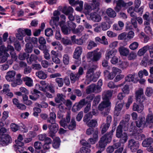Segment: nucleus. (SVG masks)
<instances>
[{
    "instance_id": "nucleus-13",
    "label": "nucleus",
    "mask_w": 153,
    "mask_h": 153,
    "mask_svg": "<svg viewBox=\"0 0 153 153\" xmlns=\"http://www.w3.org/2000/svg\"><path fill=\"white\" fill-rule=\"evenodd\" d=\"M82 52V47L80 46L77 47L75 48L73 53V58L77 60L80 58Z\"/></svg>"
},
{
    "instance_id": "nucleus-11",
    "label": "nucleus",
    "mask_w": 153,
    "mask_h": 153,
    "mask_svg": "<svg viewBox=\"0 0 153 153\" xmlns=\"http://www.w3.org/2000/svg\"><path fill=\"white\" fill-rule=\"evenodd\" d=\"M114 131V129H112L109 133H107L104 135L101 138L100 140L107 144L110 142L111 141L113 133Z\"/></svg>"
},
{
    "instance_id": "nucleus-25",
    "label": "nucleus",
    "mask_w": 153,
    "mask_h": 153,
    "mask_svg": "<svg viewBox=\"0 0 153 153\" xmlns=\"http://www.w3.org/2000/svg\"><path fill=\"white\" fill-rule=\"evenodd\" d=\"M98 139V134L97 135V133L95 132L94 134L93 137L90 138L88 140V141L89 144L93 145L97 142Z\"/></svg>"
},
{
    "instance_id": "nucleus-37",
    "label": "nucleus",
    "mask_w": 153,
    "mask_h": 153,
    "mask_svg": "<svg viewBox=\"0 0 153 153\" xmlns=\"http://www.w3.org/2000/svg\"><path fill=\"white\" fill-rule=\"evenodd\" d=\"M96 132L97 133V135L98 134V130L97 129H95L94 128L90 127L86 130V134L88 135H90L92 134L93 136Z\"/></svg>"
},
{
    "instance_id": "nucleus-12",
    "label": "nucleus",
    "mask_w": 153,
    "mask_h": 153,
    "mask_svg": "<svg viewBox=\"0 0 153 153\" xmlns=\"http://www.w3.org/2000/svg\"><path fill=\"white\" fill-rule=\"evenodd\" d=\"M71 39L72 42L78 45H82L85 42L86 39H85L83 36L79 39H76V36L74 35L71 37Z\"/></svg>"
},
{
    "instance_id": "nucleus-29",
    "label": "nucleus",
    "mask_w": 153,
    "mask_h": 153,
    "mask_svg": "<svg viewBox=\"0 0 153 153\" xmlns=\"http://www.w3.org/2000/svg\"><path fill=\"white\" fill-rule=\"evenodd\" d=\"M62 12L65 15H68L72 14L74 12V10L71 7L67 8L66 6H65L62 8Z\"/></svg>"
},
{
    "instance_id": "nucleus-21",
    "label": "nucleus",
    "mask_w": 153,
    "mask_h": 153,
    "mask_svg": "<svg viewBox=\"0 0 153 153\" xmlns=\"http://www.w3.org/2000/svg\"><path fill=\"white\" fill-rule=\"evenodd\" d=\"M56 115L54 112H51L50 113L49 117L47 119V122L48 123L53 124L56 122Z\"/></svg>"
},
{
    "instance_id": "nucleus-36",
    "label": "nucleus",
    "mask_w": 153,
    "mask_h": 153,
    "mask_svg": "<svg viewBox=\"0 0 153 153\" xmlns=\"http://www.w3.org/2000/svg\"><path fill=\"white\" fill-rule=\"evenodd\" d=\"M38 58L37 56L32 54L30 55V57L27 59V61L29 65L31 64L33 62H36L38 59Z\"/></svg>"
},
{
    "instance_id": "nucleus-24",
    "label": "nucleus",
    "mask_w": 153,
    "mask_h": 153,
    "mask_svg": "<svg viewBox=\"0 0 153 153\" xmlns=\"http://www.w3.org/2000/svg\"><path fill=\"white\" fill-rule=\"evenodd\" d=\"M59 17L58 16H54L52 17V19L50 21V23L53 29H55L56 27V23L59 21Z\"/></svg>"
},
{
    "instance_id": "nucleus-45",
    "label": "nucleus",
    "mask_w": 153,
    "mask_h": 153,
    "mask_svg": "<svg viewBox=\"0 0 153 153\" xmlns=\"http://www.w3.org/2000/svg\"><path fill=\"white\" fill-rule=\"evenodd\" d=\"M22 98L24 103L28 105H31L32 104V102L28 100V96L25 94H23Z\"/></svg>"
},
{
    "instance_id": "nucleus-22",
    "label": "nucleus",
    "mask_w": 153,
    "mask_h": 153,
    "mask_svg": "<svg viewBox=\"0 0 153 153\" xmlns=\"http://www.w3.org/2000/svg\"><path fill=\"white\" fill-rule=\"evenodd\" d=\"M36 75L39 78L42 79H45L48 77L46 71H39L36 73Z\"/></svg>"
},
{
    "instance_id": "nucleus-32",
    "label": "nucleus",
    "mask_w": 153,
    "mask_h": 153,
    "mask_svg": "<svg viewBox=\"0 0 153 153\" xmlns=\"http://www.w3.org/2000/svg\"><path fill=\"white\" fill-rule=\"evenodd\" d=\"M117 51L116 49H112L107 52L105 55L106 59L108 60L110 58L115 55L117 53Z\"/></svg>"
},
{
    "instance_id": "nucleus-63",
    "label": "nucleus",
    "mask_w": 153,
    "mask_h": 153,
    "mask_svg": "<svg viewBox=\"0 0 153 153\" xmlns=\"http://www.w3.org/2000/svg\"><path fill=\"white\" fill-rule=\"evenodd\" d=\"M10 128L12 131L15 132L19 129V127L15 123H12L10 125Z\"/></svg>"
},
{
    "instance_id": "nucleus-14",
    "label": "nucleus",
    "mask_w": 153,
    "mask_h": 153,
    "mask_svg": "<svg viewBox=\"0 0 153 153\" xmlns=\"http://www.w3.org/2000/svg\"><path fill=\"white\" fill-rule=\"evenodd\" d=\"M136 75L135 73L128 74L125 77V80L128 82H132L134 83H137L139 81V79L137 78H135Z\"/></svg>"
},
{
    "instance_id": "nucleus-53",
    "label": "nucleus",
    "mask_w": 153,
    "mask_h": 153,
    "mask_svg": "<svg viewBox=\"0 0 153 153\" xmlns=\"http://www.w3.org/2000/svg\"><path fill=\"white\" fill-rule=\"evenodd\" d=\"M123 129L119 125L117 127L116 129V135L117 137L120 138V135L123 134Z\"/></svg>"
},
{
    "instance_id": "nucleus-7",
    "label": "nucleus",
    "mask_w": 153,
    "mask_h": 153,
    "mask_svg": "<svg viewBox=\"0 0 153 153\" xmlns=\"http://www.w3.org/2000/svg\"><path fill=\"white\" fill-rule=\"evenodd\" d=\"M101 91V87L95 84H92L88 86L86 90V92L87 94H89L91 93H98Z\"/></svg>"
},
{
    "instance_id": "nucleus-15",
    "label": "nucleus",
    "mask_w": 153,
    "mask_h": 153,
    "mask_svg": "<svg viewBox=\"0 0 153 153\" xmlns=\"http://www.w3.org/2000/svg\"><path fill=\"white\" fill-rule=\"evenodd\" d=\"M16 72L14 71H9L7 72L5 76L6 79L9 82L14 81L16 75Z\"/></svg>"
},
{
    "instance_id": "nucleus-49",
    "label": "nucleus",
    "mask_w": 153,
    "mask_h": 153,
    "mask_svg": "<svg viewBox=\"0 0 153 153\" xmlns=\"http://www.w3.org/2000/svg\"><path fill=\"white\" fill-rule=\"evenodd\" d=\"M110 125L107 124L106 123H103L102 124L101 126V133L102 134H103L105 133L106 131L108 130Z\"/></svg>"
},
{
    "instance_id": "nucleus-26",
    "label": "nucleus",
    "mask_w": 153,
    "mask_h": 153,
    "mask_svg": "<svg viewBox=\"0 0 153 153\" xmlns=\"http://www.w3.org/2000/svg\"><path fill=\"white\" fill-rule=\"evenodd\" d=\"M104 74L105 78L109 80L113 79L115 76V74H114L112 72H110L107 70H105L104 71Z\"/></svg>"
},
{
    "instance_id": "nucleus-16",
    "label": "nucleus",
    "mask_w": 153,
    "mask_h": 153,
    "mask_svg": "<svg viewBox=\"0 0 153 153\" xmlns=\"http://www.w3.org/2000/svg\"><path fill=\"white\" fill-rule=\"evenodd\" d=\"M131 135L136 139L141 140L145 138V135L140 133L138 130H134L131 134Z\"/></svg>"
},
{
    "instance_id": "nucleus-2",
    "label": "nucleus",
    "mask_w": 153,
    "mask_h": 153,
    "mask_svg": "<svg viewBox=\"0 0 153 153\" xmlns=\"http://www.w3.org/2000/svg\"><path fill=\"white\" fill-rule=\"evenodd\" d=\"M98 68L97 65H93L88 68L86 74V80L85 84H89L91 82V78L93 76L94 71Z\"/></svg>"
},
{
    "instance_id": "nucleus-52",
    "label": "nucleus",
    "mask_w": 153,
    "mask_h": 153,
    "mask_svg": "<svg viewBox=\"0 0 153 153\" xmlns=\"http://www.w3.org/2000/svg\"><path fill=\"white\" fill-rule=\"evenodd\" d=\"M67 25L70 30L72 31L76 27V25L72 21H68L67 22Z\"/></svg>"
},
{
    "instance_id": "nucleus-57",
    "label": "nucleus",
    "mask_w": 153,
    "mask_h": 153,
    "mask_svg": "<svg viewBox=\"0 0 153 153\" xmlns=\"http://www.w3.org/2000/svg\"><path fill=\"white\" fill-rule=\"evenodd\" d=\"M29 55L28 54L25 53H20L19 56V59L21 60H23L25 59L28 58Z\"/></svg>"
},
{
    "instance_id": "nucleus-62",
    "label": "nucleus",
    "mask_w": 153,
    "mask_h": 153,
    "mask_svg": "<svg viewBox=\"0 0 153 153\" xmlns=\"http://www.w3.org/2000/svg\"><path fill=\"white\" fill-rule=\"evenodd\" d=\"M45 34L46 36L49 37L53 35V31L50 28H48L45 30Z\"/></svg>"
},
{
    "instance_id": "nucleus-8",
    "label": "nucleus",
    "mask_w": 153,
    "mask_h": 153,
    "mask_svg": "<svg viewBox=\"0 0 153 153\" xmlns=\"http://www.w3.org/2000/svg\"><path fill=\"white\" fill-rule=\"evenodd\" d=\"M48 127L49 129V136L53 138L55 134L58 130L59 126L55 123L53 124L49 125Z\"/></svg>"
},
{
    "instance_id": "nucleus-5",
    "label": "nucleus",
    "mask_w": 153,
    "mask_h": 153,
    "mask_svg": "<svg viewBox=\"0 0 153 153\" xmlns=\"http://www.w3.org/2000/svg\"><path fill=\"white\" fill-rule=\"evenodd\" d=\"M98 50H99V49H97L91 52H89L88 53V55L87 56L88 58H90V56L92 55V53H93L91 60L93 62H97L101 57L102 53L100 52H98Z\"/></svg>"
},
{
    "instance_id": "nucleus-40",
    "label": "nucleus",
    "mask_w": 153,
    "mask_h": 153,
    "mask_svg": "<svg viewBox=\"0 0 153 153\" xmlns=\"http://www.w3.org/2000/svg\"><path fill=\"white\" fill-rule=\"evenodd\" d=\"M25 35L24 30L20 29L18 30V33L16 34V36L19 40H21L22 39L23 37L25 36Z\"/></svg>"
},
{
    "instance_id": "nucleus-58",
    "label": "nucleus",
    "mask_w": 153,
    "mask_h": 153,
    "mask_svg": "<svg viewBox=\"0 0 153 153\" xmlns=\"http://www.w3.org/2000/svg\"><path fill=\"white\" fill-rule=\"evenodd\" d=\"M107 145V143L102 141L101 140H100L99 142V144L97 147L98 149H100L101 150H104L105 149V147Z\"/></svg>"
},
{
    "instance_id": "nucleus-20",
    "label": "nucleus",
    "mask_w": 153,
    "mask_h": 153,
    "mask_svg": "<svg viewBox=\"0 0 153 153\" xmlns=\"http://www.w3.org/2000/svg\"><path fill=\"white\" fill-rule=\"evenodd\" d=\"M144 109V106L142 104H137L134 103L132 106V110L134 111H137L139 113L141 112Z\"/></svg>"
},
{
    "instance_id": "nucleus-42",
    "label": "nucleus",
    "mask_w": 153,
    "mask_h": 153,
    "mask_svg": "<svg viewBox=\"0 0 153 153\" xmlns=\"http://www.w3.org/2000/svg\"><path fill=\"white\" fill-rule=\"evenodd\" d=\"M33 48V46L31 43H27L25 45V51L27 53H30L32 52Z\"/></svg>"
},
{
    "instance_id": "nucleus-27",
    "label": "nucleus",
    "mask_w": 153,
    "mask_h": 153,
    "mask_svg": "<svg viewBox=\"0 0 153 153\" xmlns=\"http://www.w3.org/2000/svg\"><path fill=\"white\" fill-rule=\"evenodd\" d=\"M124 25V23L121 21H119L118 22V24H114L113 25V28L117 31L121 30Z\"/></svg>"
},
{
    "instance_id": "nucleus-18",
    "label": "nucleus",
    "mask_w": 153,
    "mask_h": 153,
    "mask_svg": "<svg viewBox=\"0 0 153 153\" xmlns=\"http://www.w3.org/2000/svg\"><path fill=\"white\" fill-rule=\"evenodd\" d=\"M146 125L151 128L153 126V115L152 114L148 115L146 120Z\"/></svg>"
},
{
    "instance_id": "nucleus-28",
    "label": "nucleus",
    "mask_w": 153,
    "mask_h": 153,
    "mask_svg": "<svg viewBox=\"0 0 153 153\" xmlns=\"http://www.w3.org/2000/svg\"><path fill=\"white\" fill-rule=\"evenodd\" d=\"M22 79L27 86L29 87L33 86V80L31 78L28 76H25L23 77Z\"/></svg>"
},
{
    "instance_id": "nucleus-31",
    "label": "nucleus",
    "mask_w": 153,
    "mask_h": 153,
    "mask_svg": "<svg viewBox=\"0 0 153 153\" xmlns=\"http://www.w3.org/2000/svg\"><path fill=\"white\" fill-rule=\"evenodd\" d=\"M153 142V139L149 137L145 139L142 143V146L144 147H147L151 144Z\"/></svg>"
},
{
    "instance_id": "nucleus-19",
    "label": "nucleus",
    "mask_w": 153,
    "mask_h": 153,
    "mask_svg": "<svg viewBox=\"0 0 153 153\" xmlns=\"http://www.w3.org/2000/svg\"><path fill=\"white\" fill-rule=\"evenodd\" d=\"M90 17V19L95 22H99L101 19V16L96 12L91 13Z\"/></svg>"
},
{
    "instance_id": "nucleus-9",
    "label": "nucleus",
    "mask_w": 153,
    "mask_h": 153,
    "mask_svg": "<svg viewBox=\"0 0 153 153\" xmlns=\"http://www.w3.org/2000/svg\"><path fill=\"white\" fill-rule=\"evenodd\" d=\"M71 120V112L70 111L67 112L66 114V119H62L59 121V124L60 126L65 129L67 128L68 125Z\"/></svg>"
},
{
    "instance_id": "nucleus-44",
    "label": "nucleus",
    "mask_w": 153,
    "mask_h": 153,
    "mask_svg": "<svg viewBox=\"0 0 153 153\" xmlns=\"http://www.w3.org/2000/svg\"><path fill=\"white\" fill-rule=\"evenodd\" d=\"M70 56L69 54L66 53L63 55V56L62 61L65 65H68L69 63Z\"/></svg>"
},
{
    "instance_id": "nucleus-6",
    "label": "nucleus",
    "mask_w": 153,
    "mask_h": 153,
    "mask_svg": "<svg viewBox=\"0 0 153 153\" xmlns=\"http://www.w3.org/2000/svg\"><path fill=\"white\" fill-rule=\"evenodd\" d=\"M128 146L131 152H135L138 149L139 143L138 141H136L134 139H131L128 141Z\"/></svg>"
},
{
    "instance_id": "nucleus-39",
    "label": "nucleus",
    "mask_w": 153,
    "mask_h": 153,
    "mask_svg": "<svg viewBox=\"0 0 153 153\" xmlns=\"http://www.w3.org/2000/svg\"><path fill=\"white\" fill-rule=\"evenodd\" d=\"M86 125L89 127H95L97 126V120L96 119H92L87 122Z\"/></svg>"
},
{
    "instance_id": "nucleus-55",
    "label": "nucleus",
    "mask_w": 153,
    "mask_h": 153,
    "mask_svg": "<svg viewBox=\"0 0 153 153\" xmlns=\"http://www.w3.org/2000/svg\"><path fill=\"white\" fill-rule=\"evenodd\" d=\"M97 45V44L94 41L92 40H90L87 46V49L88 50H90L92 49L94 47H96Z\"/></svg>"
},
{
    "instance_id": "nucleus-10",
    "label": "nucleus",
    "mask_w": 153,
    "mask_h": 153,
    "mask_svg": "<svg viewBox=\"0 0 153 153\" xmlns=\"http://www.w3.org/2000/svg\"><path fill=\"white\" fill-rule=\"evenodd\" d=\"M1 143L3 146H5L11 143L12 140L11 137L8 134H5L1 136Z\"/></svg>"
},
{
    "instance_id": "nucleus-51",
    "label": "nucleus",
    "mask_w": 153,
    "mask_h": 153,
    "mask_svg": "<svg viewBox=\"0 0 153 153\" xmlns=\"http://www.w3.org/2000/svg\"><path fill=\"white\" fill-rule=\"evenodd\" d=\"M36 86L40 91H43L44 92L47 91L48 85H46V86L45 85H41L39 84H36Z\"/></svg>"
},
{
    "instance_id": "nucleus-33",
    "label": "nucleus",
    "mask_w": 153,
    "mask_h": 153,
    "mask_svg": "<svg viewBox=\"0 0 153 153\" xmlns=\"http://www.w3.org/2000/svg\"><path fill=\"white\" fill-rule=\"evenodd\" d=\"M119 126L123 129L124 131H126L128 130L129 126L128 123L124 121V120L120 122Z\"/></svg>"
},
{
    "instance_id": "nucleus-23",
    "label": "nucleus",
    "mask_w": 153,
    "mask_h": 153,
    "mask_svg": "<svg viewBox=\"0 0 153 153\" xmlns=\"http://www.w3.org/2000/svg\"><path fill=\"white\" fill-rule=\"evenodd\" d=\"M65 96L62 94L58 93L55 98V101L57 103H59L61 102H64L65 101Z\"/></svg>"
},
{
    "instance_id": "nucleus-4",
    "label": "nucleus",
    "mask_w": 153,
    "mask_h": 153,
    "mask_svg": "<svg viewBox=\"0 0 153 153\" xmlns=\"http://www.w3.org/2000/svg\"><path fill=\"white\" fill-rule=\"evenodd\" d=\"M100 1L99 0H92L91 5L88 4H85V9L87 12H90L93 10H98L99 9Z\"/></svg>"
},
{
    "instance_id": "nucleus-1",
    "label": "nucleus",
    "mask_w": 153,
    "mask_h": 153,
    "mask_svg": "<svg viewBox=\"0 0 153 153\" xmlns=\"http://www.w3.org/2000/svg\"><path fill=\"white\" fill-rule=\"evenodd\" d=\"M111 102L106 100L102 102L98 106V110L101 111V114L104 117H106L109 113V107L110 106Z\"/></svg>"
},
{
    "instance_id": "nucleus-47",
    "label": "nucleus",
    "mask_w": 153,
    "mask_h": 153,
    "mask_svg": "<svg viewBox=\"0 0 153 153\" xmlns=\"http://www.w3.org/2000/svg\"><path fill=\"white\" fill-rule=\"evenodd\" d=\"M100 26L102 30H106L110 27V25L107 22H103L101 23Z\"/></svg>"
},
{
    "instance_id": "nucleus-38",
    "label": "nucleus",
    "mask_w": 153,
    "mask_h": 153,
    "mask_svg": "<svg viewBox=\"0 0 153 153\" xmlns=\"http://www.w3.org/2000/svg\"><path fill=\"white\" fill-rule=\"evenodd\" d=\"M76 122L74 119L72 118L70 124L68 125L67 128L70 130H74L76 129Z\"/></svg>"
},
{
    "instance_id": "nucleus-17",
    "label": "nucleus",
    "mask_w": 153,
    "mask_h": 153,
    "mask_svg": "<svg viewBox=\"0 0 153 153\" xmlns=\"http://www.w3.org/2000/svg\"><path fill=\"white\" fill-rule=\"evenodd\" d=\"M116 5L114 9L117 12H119L123 7H125V3L123 0H118L116 2Z\"/></svg>"
},
{
    "instance_id": "nucleus-64",
    "label": "nucleus",
    "mask_w": 153,
    "mask_h": 153,
    "mask_svg": "<svg viewBox=\"0 0 153 153\" xmlns=\"http://www.w3.org/2000/svg\"><path fill=\"white\" fill-rule=\"evenodd\" d=\"M128 66V63L127 62L124 61L119 64V66L122 69L126 68Z\"/></svg>"
},
{
    "instance_id": "nucleus-3",
    "label": "nucleus",
    "mask_w": 153,
    "mask_h": 153,
    "mask_svg": "<svg viewBox=\"0 0 153 153\" xmlns=\"http://www.w3.org/2000/svg\"><path fill=\"white\" fill-rule=\"evenodd\" d=\"M84 74L83 68L81 67L79 68L78 72L76 74L71 73L70 75V77L71 82L74 83L76 81L78 80L81 76Z\"/></svg>"
},
{
    "instance_id": "nucleus-59",
    "label": "nucleus",
    "mask_w": 153,
    "mask_h": 153,
    "mask_svg": "<svg viewBox=\"0 0 153 153\" xmlns=\"http://www.w3.org/2000/svg\"><path fill=\"white\" fill-rule=\"evenodd\" d=\"M136 97L144 95L143 91L142 88H140L135 92Z\"/></svg>"
},
{
    "instance_id": "nucleus-56",
    "label": "nucleus",
    "mask_w": 153,
    "mask_h": 153,
    "mask_svg": "<svg viewBox=\"0 0 153 153\" xmlns=\"http://www.w3.org/2000/svg\"><path fill=\"white\" fill-rule=\"evenodd\" d=\"M22 82V81L21 79H17L12 83L11 85L13 87H15L17 85L21 84Z\"/></svg>"
},
{
    "instance_id": "nucleus-46",
    "label": "nucleus",
    "mask_w": 153,
    "mask_h": 153,
    "mask_svg": "<svg viewBox=\"0 0 153 153\" xmlns=\"http://www.w3.org/2000/svg\"><path fill=\"white\" fill-rule=\"evenodd\" d=\"M92 116L93 115L91 114V112H89L84 116L83 118V121L86 124L92 118Z\"/></svg>"
},
{
    "instance_id": "nucleus-35",
    "label": "nucleus",
    "mask_w": 153,
    "mask_h": 153,
    "mask_svg": "<svg viewBox=\"0 0 153 153\" xmlns=\"http://www.w3.org/2000/svg\"><path fill=\"white\" fill-rule=\"evenodd\" d=\"M112 94V93L111 91H105L102 94L103 98V99L107 100L111 97Z\"/></svg>"
},
{
    "instance_id": "nucleus-50",
    "label": "nucleus",
    "mask_w": 153,
    "mask_h": 153,
    "mask_svg": "<svg viewBox=\"0 0 153 153\" xmlns=\"http://www.w3.org/2000/svg\"><path fill=\"white\" fill-rule=\"evenodd\" d=\"M9 85L7 84H5L3 85V89L0 91L1 94H5L10 91L9 89Z\"/></svg>"
},
{
    "instance_id": "nucleus-30",
    "label": "nucleus",
    "mask_w": 153,
    "mask_h": 153,
    "mask_svg": "<svg viewBox=\"0 0 153 153\" xmlns=\"http://www.w3.org/2000/svg\"><path fill=\"white\" fill-rule=\"evenodd\" d=\"M119 51L120 55L124 56H127L129 52L128 49L123 47L119 48Z\"/></svg>"
},
{
    "instance_id": "nucleus-43",
    "label": "nucleus",
    "mask_w": 153,
    "mask_h": 153,
    "mask_svg": "<svg viewBox=\"0 0 153 153\" xmlns=\"http://www.w3.org/2000/svg\"><path fill=\"white\" fill-rule=\"evenodd\" d=\"M149 48V46L146 45L144 46L138 51L137 54L139 56L143 55L147 51Z\"/></svg>"
},
{
    "instance_id": "nucleus-48",
    "label": "nucleus",
    "mask_w": 153,
    "mask_h": 153,
    "mask_svg": "<svg viewBox=\"0 0 153 153\" xmlns=\"http://www.w3.org/2000/svg\"><path fill=\"white\" fill-rule=\"evenodd\" d=\"M60 26L61 27V30L64 34L67 35L69 33L70 30L66 25H63Z\"/></svg>"
},
{
    "instance_id": "nucleus-61",
    "label": "nucleus",
    "mask_w": 153,
    "mask_h": 153,
    "mask_svg": "<svg viewBox=\"0 0 153 153\" xmlns=\"http://www.w3.org/2000/svg\"><path fill=\"white\" fill-rule=\"evenodd\" d=\"M144 30L147 34L150 35H152V29L149 26H145Z\"/></svg>"
},
{
    "instance_id": "nucleus-34",
    "label": "nucleus",
    "mask_w": 153,
    "mask_h": 153,
    "mask_svg": "<svg viewBox=\"0 0 153 153\" xmlns=\"http://www.w3.org/2000/svg\"><path fill=\"white\" fill-rule=\"evenodd\" d=\"M107 14L111 18H114L116 16V13L112 9L108 8L106 11Z\"/></svg>"
},
{
    "instance_id": "nucleus-60",
    "label": "nucleus",
    "mask_w": 153,
    "mask_h": 153,
    "mask_svg": "<svg viewBox=\"0 0 153 153\" xmlns=\"http://www.w3.org/2000/svg\"><path fill=\"white\" fill-rule=\"evenodd\" d=\"M139 44L137 42H134L132 43L129 46V48L131 50L137 49L138 47Z\"/></svg>"
},
{
    "instance_id": "nucleus-41",
    "label": "nucleus",
    "mask_w": 153,
    "mask_h": 153,
    "mask_svg": "<svg viewBox=\"0 0 153 153\" xmlns=\"http://www.w3.org/2000/svg\"><path fill=\"white\" fill-rule=\"evenodd\" d=\"M119 138H120V143H125L128 139V136L126 132H123V134L120 135V137Z\"/></svg>"
},
{
    "instance_id": "nucleus-54",
    "label": "nucleus",
    "mask_w": 153,
    "mask_h": 153,
    "mask_svg": "<svg viewBox=\"0 0 153 153\" xmlns=\"http://www.w3.org/2000/svg\"><path fill=\"white\" fill-rule=\"evenodd\" d=\"M55 81L59 87H61L63 86L64 84L63 79L61 78H57L55 79Z\"/></svg>"
}]
</instances>
